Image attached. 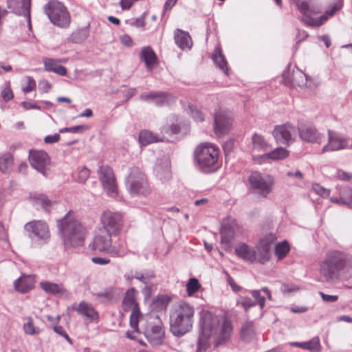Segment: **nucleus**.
I'll return each mask as SVG.
<instances>
[{"instance_id": "f257e3e1", "label": "nucleus", "mask_w": 352, "mask_h": 352, "mask_svg": "<svg viewBox=\"0 0 352 352\" xmlns=\"http://www.w3.org/2000/svg\"><path fill=\"white\" fill-rule=\"evenodd\" d=\"M201 332L198 339V349L206 350L210 346L209 338H212L214 345L225 344L232 333V322L223 316H218L210 311L200 313Z\"/></svg>"}, {"instance_id": "f03ea898", "label": "nucleus", "mask_w": 352, "mask_h": 352, "mask_svg": "<svg viewBox=\"0 0 352 352\" xmlns=\"http://www.w3.org/2000/svg\"><path fill=\"white\" fill-rule=\"evenodd\" d=\"M58 234L65 248L82 246L87 230L80 221L72 212H68L58 221Z\"/></svg>"}, {"instance_id": "7ed1b4c3", "label": "nucleus", "mask_w": 352, "mask_h": 352, "mask_svg": "<svg viewBox=\"0 0 352 352\" xmlns=\"http://www.w3.org/2000/svg\"><path fill=\"white\" fill-rule=\"evenodd\" d=\"M195 310L187 302L176 305L170 316V329L171 333L181 337L188 332L192 326Z\"/></svg>"}, {"instance_id": "20e7f679", "label": "nucleus", "mask_w": 352, "mask_h": 352, "mask_svg": "<svg viewBox=\"0 0 352 352\" xmlns=\"http://www.w3.org/2000/svg\"><path fill=\"white\" fill-rule=\"evenodd\" d=\"M347 258V255L340 251L327 253L320 267V274L323 280L332 283L338 279L339 272L344 269Z\"/></svg>"}, {"instance_id": "39448f33", "label": "nucleus", "mask_w": 352, "mask_h": 352, "mask_svg": "<svg viewBox=\"0 0 352 352\" xmlns=\"http://www.w3.org/2000/svg\"><path fill=\"white\" fill-rule=\"evenodd\" d=\"M113 236L104 230L99 229L90 244L91 249L94 251L107 253L114 257L124 256L127 253L126 249L112 245Z\"/></svg>"}, {"instance_id": "423d86ee", "label": "nucleus", "mask_w": 352, "mask_h": 352, "mask_svg": "<svg viewBox=\"0 0 352 352\" xmlns=\"http://www.w3.org/2000/svg\"><path fill=\"white\" fill-rule=\"evenodd\" d=\"M126 184L129 192L132 196L147 197L151 192L145 174L138 167L129 169Z\"/></svg>"}, {"instance_id": "0eeeda50", "label": "nucleus", "mask_w": 352, "mask_h": 352, "mask_svg": "<svg viewBox=\"0 0 352 352\" xmlns=\"http://www.w3.org/2000/svg\"><path fill=\"white\" fill-rule=\"evenodd\" d=\"M194 155L197 167L201 171L208 173V169L217 162L219 150L212 144L204 143L196 148Z\"/></svg>"}, {"instance_id": "6e6552de", "label": "nucleus", "mask_w": 352, "mask_h": 352, "mask_svg": "<svg viewBox=\"0 0 352 352\" xmlns=\"http://www.w3.org/2000/svg\"><path fill=\"white\" fill-rule=\"evenodd\" d=\"M45 13L54 25L65 28L70 24V15L67 8L56 0H52L43 8Z\"/></svg>"}, {"instance_id": "1a4fd4ad", "label": "nucleus", "mask_w": 352, "mask_h": 352, "mask_svg": "<svg viewBox=\"0 0 352 352\" xmlns=\"http://www.w3.org/2000/svg\"><path fill=\"white\" fill-rule=\"evenodd\" d=\"M24 230L28 237L34 243L43 244L50 238L49 228L43 221H32L24 226Z\"/></svg>"}, {"instance_id": "9d476101", "label": "nucleus", "mask_w": 352, "mask_h": 352, "mask_svg": "<svg viewBox=\"0 0 352 352\" xmlns=\"http://www.w3.org/2000/svg\"><path fill=\"white\" fill-rule=\"evenodd\" d=\"M328 142L322 147L321 153L352 148V140L333 131L328 130Z\"/></svg>"}, {"instance_id": "9b49d317", "label": "nucleus", "mask_w": 352, "mask_h": 352, "mask_svg": "<svg viewBox=\"0 0 352 352\" xmlns=\"http://www.w3.org/2000/svg\"><path fill=\"white\" fill-rule=\"evenodd\" d=\"M249 182L252 189L255 190L263 197L272 192L273 182L270 176L255 171L251 173Z\"/></svg>"}, {"instance_id": "f8f14e48", "label": "nucleus", "mask_w": 352, "mask_h": 352, "mask_svg": "<svg viewBox=\"0 0 352 352\" xmlns=\"http://www.w3.org/2000/svg\"><path fill=\"white\" fill-rule=\"evenodd\" d=\"M100 221L102 226L100 229L104 230L114 236L120 232L123 222L122 217L120 213L109 210L102 213Z\"/></svg>"}, {"instance_id": "ddd939ff", "label": "nucleus", "mask_w": 352, "mask_h": 352, "mask_svg": "<svg viewBox=\"0 0 352 352\" xmlns=\"http://www.w3.org/2000/svg\"><path fill=\"white\" fill-rule=\"evenodd\" d=\"M98 177L107 194L116 197L118 195V188L113 170L108 166H101L98 169Z\"/></svg>"}, {"instance_id": "4468645a", "label": "nucleus", "mask_w": 352, "mask_h": 352, "mask_svg": "<svg viewBox=\"0 0 352 352\" xmlns=\"http://www.w3.org/2000/svg\"><path fill=\"white\" fill-rule=\"evenodd\" d=\"M122 308L124 311H131L130 316V326L132 329L137 330L140 312L138 304L135 300L134 289H131L126 292L122 300Z\"/></svg>"}, {"instance_id": "2eb2a0df", "label": "nucleus", "mask_w": 352, "mask_h": 352, "mask_svg": "<svg viewBox=\"0 0 352 352\" xmlns=\"http://www.w3.org/2000/svg\"><path fill=\"white\" fill-rule=\"evenodd\" d=\"M296 128L290 124L276 126L272 134L278 144L289 145L295 140L296 137Z\"/></svg>"}, {"instance_id": "dca6fc26", "label": "nucleus", "mask_w": 352, "mask_h": 352, "mask_svg": "<svg viewBox=\"0 0 352 352\" xmlns=\"http://www.w3.org/2000/svg\"><path fill=\"white\" fill-rule=\"evenodd\" d=\"M232 124V117L226 111H217L214 114V131L219 136L227 134Z\"/></svg>"}, {"instance_id": "f3484780", "label": "nucleus", "mask_w": 352, "mask_h": 352, "mask_svg": "<svg viewBox=\"0 0 352 352\" xmlns=\"http://www.w3.org/2000/svg\"><path fill=\"white\" fill-rule=\"evenodd\" d=\"M157 322H149L144 331L145 337L152 345H160L163 342L164 338V331L162 324L160 321L158 316H156Z\"/></svg>"}, {"instance_id": "a211bd4d", "label": "nucleus", "mask_w": 352, "mask_h": 352, "mask_svg": "<svg viewBox=\"0 0 352 352\" xmlns=\"http://www.w3.org/2000/svg\"><path fill=\"white\" fill-rule=\"evenodd\" d=\"M140 99L144 102H153L156 106L162 107L171 104L175 100V97L166 92L151 91L140 94Z\"/></svg>"}, {"instance_id": "6ab92c4d", "label": "nucleus", "mask_w": 352, "mask_h": 352, "mask_svg": "<svg viewBox=\"0 0 352 352\" xmlns=\"http://www.w3.org/2000/svg\"><path fill=\"white\" fill-rule=\"evenodd\" d=\"M29 161L31 166L38 172L47 175V166L50 163L47 153L43 151H30Z\"/></svg>"}, {"instance_id": "aec40b11", "label": "nucleus", "mask_w": 352, "mask_h": 352, "mask_svg": "<svg viewBox=\"0 0 352 352\" xmlns=\"http://www.w3.org/2000/svg\"><path fill=\"white\" fill-rule=\"evenodd\" d=\"M298 135L300 140L309 143L321 144L324 139L323 134L312 125H302L298 128Z\"/></svg>"}, {"instance_id": "412c9836", "label": "nucleus", "mask_w": 352, "mask_h": 352, "mask_svg": "<svg viewBox=\"0 0 352 352\" xmlns=\"http://www.w3.org/2000/svg\"><path fill=\"white\" fill-rule=\"evenodd\" d=\"M238 229V224L234 219L229 217L225 219L221 229V243H229L236 235Z\"/></svg>"}, {"instance_id": "4be33fe9", "label": "nucleus", "mask_w": 352, "mask_h": 352, "mask_svg": "<svg viewBox=\"0 0 352 352\" xmlns=\"http://www.w3.org/2000/svg\"><path fill=\"white\" fill-rule=\"evenodd\" d=\"M273 241V236L263 238L255 248V262L265 263L270 258V245Z\"/></svg>"}, {"instance_id": "5701e85b", "label": "nucleus", "mask_w": 352, "mask_h": 352, "mask_svg": "<svg viewBox=\"0 0 352 352\" xmlns=\"http://www.w3.org/2000/svg\"><path fill=\"white\" fill-rule=\"evenodd\" d=\"M72 309L76 311L78 314L90 321L98 319V315L93 306L85 301L80 302L78 305L74 304Z\"/></svg>"}, {"instance_id": "b1692460", "label": "nucleus", "mask_w": 352, "mask_h": 352, "mask_svg": "<svg viewBox=\"0 0 352 352\" xmlns=\"http://www.w3.org/2000/svg\"><path fill=\"white\" fill-rule=\"evenodd\" d=\"M43 62L45 71L54 72L61 76L67 75V69L59 64L62 62V60L45 57L43 59Z\"/></svg>"}, {"instance_id": "393cba45", "label": "nucleus", "mask_w": 352, "mask_h": 352, "mask_svg": "<svg viewBox=\"0 0 352 352\" xmlns=\"http://www.w3.org/2000/svg\"><path fill=\"white\" fill-rule=\"evenodd\" d=\"M235 254L243 260L249 262H255V250L245 243H241L236 246Z\"/></svg>"}, {"instance_id": "a878e982", "label": "nucleus", "mask_w": 352, "mask_h": 352, "mask_svg": "<svg viewBox=\"0 0 352 352\" xmlns=\"http://www.w3.org/2000/svg\"><path fill=\"white\" fill-rule=\"evenodd\" d=\"M175 41L176 45L182 50L190 49L192 46V41L188 33L177 29L175 32Z\"/></svg>"}, {"instance_id": "bb28decb", "label": "nucleus", "mask_w": 352, "mask_h": 352, "mask_svg": "<svg viewBox=\"0 0 352 352\" xmlns=\"http://www.w3.org/2000/svg\"><path fill=\"white\" fill-rule=\"evenodd\" d=\"M212 59L216 66L225 74L228 75V68L227 61L223 55L220 47H216L212 56Z\"/></svg>"}, {"instance_id": "cd10ccee", "label": "nucleus", "mask_w": 352, "mask_h": 352, "mask_svg": "<svg viewBox=\"0 0 352 352\" xmlns=\"http://www.w3.org/2000/svg\"><path fill=\"white\" fill-rule=\"evenodd\" d=\"M288 154V151H287L285 148L278 147L270 153H265L259 156L258 158L262 161H267L268 160H280L287 157Z\"/></svg>"}, {"instance_id": "c85d7f7f", "label": "nucleus", "mask_w": 352, "mask_h": 352, "mask_svg": "<svg viewBox=\"0 0 352 352\" xmlns=\"http://www.w3.org/2000/svg\"><path fill=\"white\" fill-rule=\"evenodd\" d=\"M33 285V278L30 276H22L14 281L15 289L21 293L27 292Z\"/></svg>"}, {"instance_id": "c756f323", "label": "nucleus", "mask_w": 352, "mask_h": 352, "mask_svg": "<svg viewBox=\"0 0 352 352\" xmlns=\"http://www.w3.org/2000/svg\"><path fill=\"white\" fill-rule=\"evenodd\" d=\"M41 288L47 293L54 295H63L66 292L62 284L53 283L48 281L41 283Z\"/></svg>"}, {"instance_id": "7c9ffc66", "label": "nucleus", "mask_w": 352, "mask_h": 352, "mask_svg": "<svg viewBox=\"0 0 352 352\" xmlns=\"http://www.w3.org/2000/svg\"><path fill=\"white\" fill-rule=\"evenodd\" d=\"M241 339L245 342H250L255 337L253 322L247 321L241 327L240 332Z\"/></svg>"}, {"instance_id": "2f4dec72", "label": "nucleus", "mask_w": 352, "mask_h": 352, "mask_svg": "<svg viewBox=\"0 0 352 352\" xmlns=\"http://www.w3.org/2000/svg\"><path fill=\"white\" fill-rule=\"evenodd\" d=\"M160 141H163V140L158 138L150 131L142 130L140 132L139 142L142 146H145L148 144Z\"/></svg>"}, {"instance_id": "473e14b6", "label": "nucleus", "mask_w": 352, "mask_h": 352, "mask_svg": "<svg viewBox=\"0 0 352 352\" xmlns=\"http://www.w3.org/2000/svg\"><path fill=\"white\" fill-rule=\"evenodd\" d=\"M252 151H266L270 148L269 144L263 137L259 134L254 133L252 138Z\"/></svg>"}, {"instance_id": "72a5a7b5", "label": "nucleus", "mask_w": 352, "mask_h": 352, "mask_svg": "<svg viewBox=\"0 0 352 352\" xmlns=\"http://www.w3.org/2000/svg\"><path fill=\"white\" fill-rule=\"evenodd\" d=\"M13 165V156L10 153H5L0 155V170L7 173L12 168Z\"/></svg>"}, {"instance_id": "f704fd0d", "label": "nucleus", "mask_w": 352, "mask_h": 352, "mask_svg": "<svg viewBox=\"0 0 352 352\" xmlns=\"http://www.w3.org/2000/svg\"><path fill=\"white\" fill-rule=\"evenodd\" d=\"M298 9L304 16L316 14L320 12V8L313 5H309L307 1L297 2Z\"/></svg>"}, {"instance_id": "c9c22d12", "label": "nucleus", "mask_w": 352, "mask_h": 352, "mask_svg": "<svg viewBox=\"0 0 352 352\" xmlns=\"http://www.w3.org/2000/svg\"><path fill=\"white\" fill-rule=\"evenodd\" d=\"M140 56L148 69L151 68L156 60V56L153 50L149 47H145L142 50Z\"/></svg>"}, {"instance_id": "e433bc0d", "label": "nucleus", "mask_w": 352, "mask_h": 352, "mask_svg": "<svg viewBox=\"0 0 352 352\" xmlns=\"http://www.w3.org/2000/svg\"><path fill=\"white\" fill-rule=\"evenodd\" d=\"M292 78L293 85L300 87L306 86L308 81V76L298 69L293 71Z\"/></svg>"}, {"instance_id": "4c0bfd02", "label": "nucleus", "mask_w": 352, "mask_h": 352, "mask_svg": "<svg viewBox=\"0 0 352 352\" xmlns=\"http://www.w3.org/2000/svg\"><path fill=\"white\" fill-rule=\"evenodd\" d=\"M321 344L318 337H314L312 339L301 342V349L310 351L311 352H320L321 351Z\"/></svg>"}, {"instance_id": "58836bf2", "label": "nucleus", "mask_w": 352, "mask_h": 352, "mask_svg": "<svg viewBox=\"0 0 352 352\" xmlns=\"http://www.w3.org/2000/svg\"><path fill=\"white\" fill-rule=\"evenodd\" d=\"M23 329L25 334L30 336L38 335L41 332V329L36 327L32 317L27 318V322L23 325Z\"/></svg>"}, {"instance_id": "ea45409f", "label": "nucleus", "mask_w": 352, "mask_h": 352, "mask_svg": "<svg viewBox=\"0 0 352 352\" xmlns=\"http://www.w3.org/2000/svg\"><path fill=\"white\" fill-rule=\"evenodd\" d=\"M333 201L346 204L352 208V188H345L342 192V197L339 199L333 200Z\"/></svg>"}, {"instance_id": "a19ab883", "label": "nucleus", "mask_w": 352, "mask_h": 352, "mask_svg": "<svg viewBox=\"0 0 352 352\" xmlns=\"http://www.w3.org/2000/svg\"><path fill=\"white\" fill-rule=\"evenodd\" d=\"M89 36V32L87 29H80L74 32L69 39L72 43H80L83 42Z\"/></svg>"}, {"instance_id": "79ce46f5", "label": "nucleus", "mask_w": 352, "mask_h": 352, "mask_svg": "<svg viewBox=\"0 0 352 352\" xmlns=\"http://www.w3.org/2000/svg\"><path fill=\"white\" fill-rule=\"evenodd\" d=\"M327 19V16L325 15L321 16L318 19H314L310 17V15L304 16L302 18V21L307 26L319 27Z\"/></svg>"}, {"instance_id": "37998d69", "label": "nucleus", "mask_w": 352, "mask_h": 352, "mask_svg": "<svg viewBox=\"0 0 352 352\" xmlns=\"http://www.w3.org/2000/svg\"><path fill=\"white\" fill-rule=\"evenodd\" d=\"M133 277L147 285L155 277V274L152 271L135 272Z\"/></svg>"}, {"instance_id": "c03bdc74", "label": "nucleus", "mask_w": 352, "mask_h": 352, "mask_svg": "<svg viewBox=\"0 0 352 352\" xmlns=\"http://www.w3.org/2000/svg\"><path fill=\"white\" fill-rule=\"evenodd\" d=\"M90 171L89 170L85 167L82 166L78 168V170L76 173L75 179L80 184H84L89 177Z\"/></svg>"}, {"instance_id": "a18cd8bd", "label": "nucleus", "mask_w": 352, "mask_h": 352, "mask_svg": "<svg viewBox=\"0 0 352 352\" xmlns=\"http://www.w3.org/2000/svg\"><path fill=\"white\" fill-rule=\"evenodd\" d=\"M289 250V247L287 242L283 241L280 243H278L276 245L275 254L279 259H281L287 255Z\"/></svg>"}, {"instance_id": "49530a36", "label": "nucleus", "mask_w": 352, "mask_h": 352, "mask_svg": "<svg viewBox=\"0 0 352 352\" xmlns=\"http://www.w3.org/2000/svg\"><path fill=\"white\" fill-rule=\"evenodd\" d=\"M201 285L198 280L195 278H191L189 279L186 284V290L189 296L192 295L197 292L200 288Z\"/></svg>"}, {"instance_id": "de8ad7c7", "label": "nucleus", "mask_w": 352, "mask_h": 352, "mask_svg": "<svg viewBox=\"0 0 352 352\" xmlns=\"http://www.w3.org/2000/svg\"><path fill=\"white\" fill-rule=\"evenodd\" d=\"M257 302L252 300L250 297L242 296L237 300V305L241 306L245 311L252 307L256 306Z\"/></svg>"}, {"instance_id": "09e8293b", "label": "nucleus", "mask_w": 352, "mask_h": 352, "mask_svg": "<svg viewBox=\"0 0 352 352\" xmlns=\"http://www.w3.org/2000/svg\"><path fill=\"white\" fill-rule=\"evenodd\" d=\"M36 204L40 205L44 210H48L55 202L51 201L45 195H41L36 197Z\"/></svg>"}, {"instance_id": "8fccbe9b", "label": "nucleus", "mask_w": 352, "mask_h": 352, "mask_svg": "<svg viewBox=\"0 0 352 352\" xmlns=\"http://www.w3.org/2000/svg\"><path fill=\"white\" fill-rule=\"evenodd\" d=\"M155 170L157 174V177L162 181L168 180L170 178V170L168 166H166L164 169H162L160 166L155 167Z\"/></svg>"}, {"instance_id": "3c124183", "label": "nucleus", "mask_w": 352, "mask_h": 352, "mask_svg": "<svg viewBox=\"0 0 352 352\" xmlns=\"http://www.w3.org/2000/svg\"><path fill=\"white\" fill-rule=\"evenodd\" d=\"M261 290H251L250 294L255 299L254 301L257 302V305L260 306L261 309H263L265 305V298L261 296Z\"/></svg>"}, {"instance_id": "603ef678", "label": "nucleus", "mask_w": 352, "mask_h": 352, "mask_svg": "<svg viewBox=\"0 0 352 352\" xmlns=\"http://www.w3.org/2000/svg\"><path fill=\"white\" fill-rule=\"evenodd\" d=\"M189 111L190 116L196 122H203L204 120V114L195 107L189 106Z\"/></svg>"}, {"instance_id": "864d4df0", "label": "nucleus", "mask_w": 352, "mask_h": 352, "mask_svg": "<svg viewBox=\"0 0 352 352\" xmlns=\"http://www.w3.org/2000/svg\"><path fill=\"white\" fill-rule=\"evenodd\" d=\"M87 129V127L85 125H78V126H72V127H65V128L60 129L59 130V133H63L68 132V133H82L83 131H85Z\"/></svg>"}, {"instance_id": "5fc2aeb1", "label": "nucleus", "mask_w": 352, "mask_h": 352, "mask_svg": "<svg viewBox=\"0 0 352 352\" xmlns=\"http://www.w3.org/2000/svg\"><path fill=\"white\" fill-rule=\"evenodd\" d=\"M312 190L322 197H327L329 195V190L321 186L318 184H314L312 186Z\"/></svg>"}, {"instance_id": "6e6d98bb", "label": "nucleus", "mask_w": 352, "mask_h": 352, "mask_svg": "<svg viewBox=\"0 0 352 352\" xmlns=\"http://www.w3.org/2000/svg\"><path fill=\"white\" fill-rule=\"evenodd\" d=\"M169 302L170 299L165 296H158L153 300V303L159 305L161 309H166Z\"/></svg>"}, {"instance_id": "4d7b16f0", "label": "nucleus", "mask_w": 352, "mask_h": 352, "mask_svg": "<svg viewBox=\"0 0 352 352\" xmlns=\"http://www.w3.org/2000/svg\"><path fill=\"white\" fill-rule=\"evenodd\" d=\"M28 85L23 88L24 93H29L36 88V81L30 76L27 77Z\"/></svg>"}, {"instance_id": "13d9d810", "label": "nucleus", "mask_w": 352, "mask_h": 352, "mask_svg": "<svg viewBox=\"0 0 352 352\" xmlns=\"http://www.w3.org/2000/svg\"><path fill=\"white\" fill-rule=\"evenodd\" d=\"M1 96L5 102H8L14 97L12 91L9 86L4 88L1 91Z\"/></svg>"}, {"instance_id": "bf43d9fd", "label": "nucleus", "mask_w": 352, "mask_h": 352, "mask_svg": "<svg viewBox=\"0 0 352 352\" xmlns=\"http://www.w3.org/2000/svg\"><path fill=\"white\" fill-rule=\"evenodd\" d=\"M318 294L320 296L323 301L326 302H334L338 300V296L326 294L322 292H319Z\"/></svg>"}, {"instance_id": "052dcab7", "label": "nucleus", "mask_w": 352, "mask_h": 352, "mask_svg": "<svg viewBox=\"0 0 352 352\" xmlns=\"http://www.w3.org/2000/svg\"><path fill=\"white\" fill-rule=\"evenodd\" d=\"M342 7V3L341 1H338L335 3L330 9L327 10L325 12V16H333L337 11L341 9Z\"/></svg>"}, {"instance_id": "680f3d73", "label": "nucleus", "mask_w": 352, "mask_h": 352, "mask_svg": "<svg viewBox=\"0 0 352 352\" xmlns=\"http://www.w3.org/2000/svg\"><path fill=\"white\" fill-rule=\"evenodd\" d=\"M337 177L340 180L349 182L352 180V173L338 170L337 172Z\"/></svg>"}, {"instance_id": "e2e57ef3", "label": "nucleus", "mask_w": 352, "mask_h": 352, "mask_svg": "<svg viewBox=\"0 0 352 352\" xmlns=\"http://www.w3.org/2000/svg\"><path fill=\"white\" fill-rule=\"evenodd\" d=\"M22 6L25 8V14L27 15V18H28L29 28H31L30 11V0H23L22 1Z\"/></svg>"}, {"instance_id": "0e129e2a", "label": "nucleus", "mask_w": 352, "mask_h": 352, "mask_svg": "<svg viewBox=\"0 0 352 352\" xmlns=\"http://www.w3.org/2000/svg\"><path fill=\"white\" fill-rule=\"evenodd\" d=\"M60 140V135L58 133H54V135H47L44 141L46 144H53L58 142Z\"/></svg>"}, {"instance_id": "69168bd1", "label": "nucleus", "mask_w": 352, "mask_h": 352, "mask_svg": "<svg viewBox=\"0 0 352 352\" xmlns=\"http://www.w3.org/2000/svg\"><path fill=\"white\" fill-rule=\"evenodd\" d=\"M91 261L94 263L100 265H107L110 263V260L109 258H102V257H92Z\"/></svg>"}, {"instance_id": "338daca9", "label": "nucleus", "mask_w": 352, "mask_h": 352, "mask_svg": "<svg viewBox=\"0 0 352 352\" xmlns=\"http://www.w3.org/2000/svg\"><path fill=\"white\" fill-rule=\"evenodd\" d=\"M0 240L7 241L8 240V235L4 225L0 222Z\"/></svg>"}, {"instance_id": "774afa93", "label": "nucleus", "mask_w": 352, "mask_h": 352, "mask_svg": "<svg viewBox=\"0 0 352 352\" xmlns=\"http://www.w3.org/2000/svg\"><path fill=\"white\" fill-rule=\"evenodd\" d=\"M308 36L307 33L303 30H298V33L296 36V44L304 41Z\"/></svg>"}]
</instances>
